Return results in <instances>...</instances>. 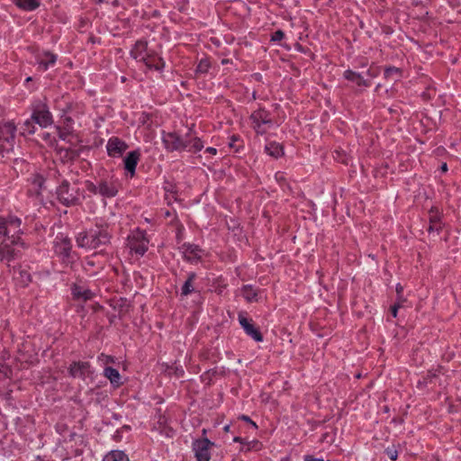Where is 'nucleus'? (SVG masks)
I'll list each match as a JSON object with an SVG mask.
<instances>
[{"mask_svg": "<svg viewBox=\"0 0 461 461\" xmlns=\"http://www.w3.org/2000/svg\"><path fill=\"white\" fill-rule=\"evenodd\" d=\"M21 220L15 217H0V260L10 262L18 256L23 242L17 236Z\"/></svg>", "mask_w": 461, "mask_h": 461, "instance_id": "nucleus-1", "label": "nucleus"}, {"mask_svg": "<svg viewBox=\"0 0 461 461\" xmlns=\"http://www.w3.org/2000/svg\"><path fill=\"white\" fill-rule=\"evenodd\" d=\"M57 198L66 206L77 204L80 199V188L77 182L63 180L57 189Z\"/></svg>", "mask_w": 461, "mask_h": 461, "instance_id": "nucleus-2", "label": "nucleus"}, {"mask_svg": "<svg viewBox=\"0 0 461 461\" xmlns=\"http://www.w3.org/2000/svg\"><path fill=\"white\" fill-rule=\"evenodd\" d=\"M131 55L133 59L143 61L148 68H154L156 70H160L164 67V62L161 58L155 54L147 53L146 41H137L131 50Z\"/></svg>", "mask_w": 461, "mask_h": 461, "instance_id": "nucleus-3", "label": "nucleus"}, {"mask_svg": "<svg viewBox=\"0 0 461 461\" xmlns=\"http://www.w3.org/2000/svg\"><path fill=\"white\" fill-rule=\"evenodd\" d=\"M16 127L12 122L0 123V154L2 157L13 152Z\"/></svg>", "mask_w": 461, "mask_h": 461, "instance_id": "nucleus-4", "label": "nucleus"}, {"mask_svg": "<svg viewBox=\"0 0 461 461\" xmlns=\"http://www.w3.org/2000/svg\"><path fill=\"white\" fill-rule=\"evenodd\" d=\"M86 187L89 192L107 198L114 197L118 193L115 182L107 178L96 180L95 183L86 181Z\"/></svg>", "mask_w": 461, "mask_h": 461, "instance_id": "nucleus-5", "label": "nucleus"}, {"mask_svg": "<svg viewBox=\"0 0 461 461\" xmlns=\"http://www.w3.org/2000/svg\"><path fill=\"white\" fill-rule=\"evenodd\" d=\"M250 119L252 121L254 129L259 134L266 132L267 129L265 128V125L272 124L271 118H269L268 113L264 110L254 112L251 114Z\"/></svg>", "mask_w": 461, "mask_h": 461, "instance_id": "nucleus-6", "label": "nucleus"}, {"mask_svg": "<svg viewBox=\"0 0 461 461\" xmlns=\"http://www.w3.org/2000/svg\"><path fill=\"white\" fill-rule=\"evenodd\" d=\"M213 443H212L207 438H203L194 441L193 448L195 453V457L197 461H209L211 458L210 455V447L212 446Z\"/></svg>", "mask_w": 461, "mask_h": 461, "instance_id": "nucleus-7", "label": "nucleus"}, {"mask_svg": "<svg viewBox=\"0 0 461 461\" xmlns=\"http://www.w3.org/2000/svg\"><path fill=\"white\" fill-rule=\"evenodd\" d=\"M162 140L165 148L169 151L181 150L187 147L186 141L181 140L174 132H163Z\"/></svg>", "mask_w": 461, "mask_h": 461, "instance_id": "nucleus-8", "label": "nucleus"}, {"mask_svg": "<svg viewBox=\"0 0 461 461\" xmlns=\"http://www.w3.org/2000/svg\"><path fill=\"white\" fill-rule=\"evenodd\" d=\"M149 240L142 232L134 234L129 240V246L135 253L143 255L148 249Z\"/></svg>", "mask_w": 461, "mask_h": 461, "instance_id": "nucleus-9", "label": "nucleus"}, {"mask_svg": "<svg viewBox=\"0 0 461 461\" xmlns=\"http://www.w3.org/2000/svg\"><path fill=\"white\" fill-rule=\"evenodd\" d=\"M239 321L247 335L250 336L258 342L263 340L262 334L259 332L258 329L255 327L251 320L247 319L243 314L240 313Z\"/></svg>", "mask_w": 461, "mask_h": 461, "instance_id": "nucleus-10", "label": "nucleus"}, {"mask_svg": "<svg viewBox=\"0 0 461 461\" xmlns=\"http://www.w3.org/2000/svg\"><path fill=\"white\" fill-rule=\"evenodd\" d=\"M69 374L74 378L85 380L91 374L90 365L87 362H74L69 367Z\"/></svg>", "mask_w": 461, "mask_h": 461, "instance_id": "nucleus-11", "label": "nucleus"}, {"mask_svg": "<svg viewBox=\"0 0 461 461\" xmlns=\"http://www.w3.org/2000/svg\"><path fill=\"white\" fill-rule=\"evenodd\" d=\"M126 149V143L118 138H112L107 143V151L110 156H121Z\"/></svg>", "mask_w": 461, "mask_h": 461, "instance_id": "nucleus-12", "label": "nucleus"}, {"mask_svg": "<svg viewBox=\"0 0 461 461\" xmlns=\"http://www.w3.org/2000/svg\"><path fill=\"white\" fill-rule=\"evenodd\" d=\"M72 294L75 299L81 300L83 302L91 300L95 296L94 292L81 284H75L73 285Z\"/></svg>", "mask_w": 461, "mask_h": 461, "instance_id": "nucleus-13", "label": "nucleus"}, {"mask_svg": "<svg viewBox=\"0 0 461 461\" xmlns=\"http://www.w3.org/2000/svg\"><path fill=\"white\" fill-rule=\"evenodd\" d=\"M184 257L188 261L199 260L202 258L203 250L194 244H184L182 247Z\"/></svg>", "mask_w": 461, "mask_h": 461, "instance_id": "nucleus-14", "label": "nucleus"}, {"mask_svg": "<svg viewBox=\"0 0 461 461\" xmlns=\"http://www.w3.org/2000/svg\"><path fill=\"white\" fill-rule=\"evenodd\" d=\"M32 121L38 123L41 127H47L52 122L51 114L47 110L35 111L32 113Z\"/></svg>", "mask_w": 461, "mask_h": 461, "instance_id": "nucleus-15", "label": "nucleus"}, {"mask_svg": "<svg viewBox=\"0 0 461 461\" xmlns=\"http://www.w3.org/2000/svg\"><path fill=\"white\" fill-rule=\"evenodd\" d=\"M442 228V224L440 222V216L438 214V210L435 207L431 208L429 211V226L428 229L429 232L439 231Z\"/></svg>", "mask_w": 461, "mask_h": 461, "instance_id": "nucleus-16", "label": "nucleus"}, {"mask_svg": "<svg viewBox=\"0 0 461 461\" xmlns=\"http://www.w3.org/2000/svg\"><path fill=\"white\" fill-rule=\"evenodd\" d=\"M109 241V236L106 232L100 231L98 234L91 235L89 248L93 249H99Z\"/></svg>", "mask_w": 461, "mask_h": 461, "instance_id": "nucleus-17", "label": "nucleus"}, {"mask_svg": "<svg viewBox=\"0 0 461 461\" xmlns=\"http://www.w3.org/2000/svg\"><path fill=\"white\" fill-rule=\"evenodd\" d=\"M265 151L271 157L275 158H278L284 156V148L281 144L277 142H270L265 147Z\"/></svg>", "mask_w": 461, "mask_h": 461, "instance_id": "nucleus-18", "label": "nucleus"}, {"mask_svg": "<svg viewBox=\"0 0 461 461\" xmlns=\"http://www.w3.org/2000/svg\"><path fill=\"white\" fill-rule=\"evenodd\" d=\"M139 158L140 153L138 151H132L130 152L124 159L125 168L131 174L135 171Z\"/></svg>", "mask_w": 461, "mask_h": 461, "instance_id": "nucleus-19", "label": "nucleus"}, {"mask_svg": "<svg viewBox=\"0 0 461 461\" xmlns=\"http://www.w3.org/2000/svg\"><path fill=\"white\" fill-rule=\"evenodd\" d=\"M111 305L113 307L114 310L118 311L120 315L126 314L131 307L127 300L123 298L113 299L112 301Z\"/></svg>", "mask_w": 461, "mask_h": 461, "instance_id": "nucleus-20", "label": "nucleus"}, {"mask_svg": "<svg viewBox=\"0 0 461 461\" xmlns=\"http://www.w3.org/2000/svg\"><path fill=\"white\" fill-rule=\"evenodd\" d=\"M104 375L106 378L110 380L111 384H113L114 386L119 387L121 385V375L118 370L113 367H106L104 369Z\"/></svg>", "mask_w": 461, "mask_h": 461, "instance_id": "nucleus-21", "label": "nucleus"}, {"mask_svg": "<svg viewBox=\"0 0 461 461\" xmlns=\"http://www.w3.org/2000/svg\"><path fill=\"white\" fill-rule=\"evenodd\" d=\"M71 249L70 240L66 238H61L60 241L56 242V251L59 254L68 256Z\"/></svg>", "mask_w": 461, "mask_h": 461, "instance_id": "nucleus-22", "label": "nucleus"}, {"mask_svg": "<svg viewBox=\"0 0 461 461\" xmlns=\"http://www.w3.org/2000/svg\"><path fill=\"white\" fill-rule=\"evenodd\" d=\"M346 79L356 82L358 86H369L366 80L362 76L351 70H347L344 73Z\"/></svg>", "mask_w": 461, "mask_h": 461, "instance_id": "nucleus-23", "label": "nucleus"}, {"mask_svg": "<svg viewBox=\"0 0 461 461\" xmlns=\"http://www.w3.org/2000/svg\"><path fill=\"white\" fill-rule=\"evenodd\" d=\"M104 461H129V458L122 451L115 450L107 454Z\"/></svg>", "mask_w": 461, "mask_h": 461, "instance_id": "nucleus-24", "label": "nucleus"}, {"mask_svg": "<svg viewBox=\"0 0 461 461\" xmlns=\"http://www.w3.org/2000/svg\"><path fill=\"white\" fill-rule=\"evenodd\" d=\"M241 293L248 302L258 301V293L250 285L243 286Z\"/></svg>", "mask_w": 461, "mask_h": 461, "instance_id": "nucleus-25", "label": "nucleus"}, {"mask_svg": "<svg viewBox=\"0 0 461 461\" xmlns=\"http://www.w3.org/2000/svg\"><path fill=\"white\" fill-rule=\"evenodd\" d=\"M16 5L25 10H33L39 6L36 0H16Z\"/></svg>", "mask_w": 461, "mask_h": 461, "instance_id": "nucleus-26", "label": "nucleus"}, {"mask_svg": "<svg viewBox=\"0 0 461 461\" xmlns=\"http://www.w3.org/2000/svg\"><path fill=\"white\" fill-rule=\"evenodd\" d=\"M194 278H195L194 273L189 274L187 280L185 282V284L182 287V294L183 295H187L194 290L193 282H194Z\"/></svg>", "mask_w": 461, "mask_h": 461, "instance_id": "nucleus-27", "label": "nucleus"}, {"mask_svg": "<svg viewBox=\"0 0 461 461\" xmlns=\"http://www.w3.org/2000/svg\"><path fill=\"white\" fill-rule=\"evenodd\" d=\"M44 57L46 59H42L39 61L41 67H43L44 69H47L50 65H53L56 62V56L50 52H45Z\"/></svg>", "mask_w": 461, "mask_h": 461, "instance_id": "nucleus-28", "label": "nucleus"}, {"mask_svg": "<svg viewBox=\"0 0 461 461\" xmlns=\"http://www.w3.org/2000/svg\"><path fill=\"white\" fill-rule=\"evenodd\" d=\"M17 279L23 286L28 285L32 282V276L30 273L22 269L19 271V276Z\"/></svg>", "mask_w": 461, "mask_h": 461, "instance_id": "nucleus-29", "label": "nucleus"}, {"mask_svg": "<svg viewBox=\"0 0 461 461\" xmlns=\"http://www.w3.org/2000/svg\"><path fill=\"white\" fill-rule=\"evenodd\" d=\"M185 141H186L187 146L191 145V149H193L194 151L201 150L203 147L201 140L197 137H194L193 139L190 140L186 139Z\"/></svg>", "mask_w": 461, "mask_h": 461, "instance_id": "nucleus-30", "label": "nucleus"}, {"mask_svg": "<svg viewBox=\"0 0 461 461\" xmlns=\"http://www.w3.org/2000/svg\"><path fill=\"white\" fill-rule=\"evenodd\" d=\"M34 121L32 118L31 120H26L22 127L23 131L22 134L24 135L26 133L32 134L35 132V127L33 125Z\"/></svg>", "mask_w": 461, "mask_h": 461, "instance_id": "nucleus-31", "label": "nucleus"}, {"mask_svg": "<svg viewBox=\"0 0 461 461\" xmlns=\"http://www.w3.org/2000/svg\"><path fill=\"white\" fill-rule=\"evenodd\" d=\"M91 236H87L86 233H80L77 238V243L79 247L89 248Z\"/></svg>", "mask_w": 461, "mask_h": 461, "instance_id": "nucleus-32", "label": "nucleus"}, {"mask_svg": "<svg viewBox=\"0 0 461 461\" xmlns=\"http://www.w3.org/2000/svg\"><path fill=\"white\" fill-rule=\"evenodd\" d=\"M402 72L398 68L391 67L387 68L384 71L385 77H394V79H397L401 77Z\"/></svg>", "mask_w": 461, "mask_h": 461, "instance_id": "nucleus-33", "label": "nucleus"}, {"mask_svg": "<svg viewBox=\"0 0 461 461\" xmlns=\"http://www.w3.org/2000/svg\"><path fill=\"white\" fill-rule=\"evenodd\" d=\"M210 68V62L207 59H202L196 68V73H206Z\"/></svg>", "mask_w": 461, "mask_h": 461, "instance_id": "nucleus-34", "label": "nucleus"}, {"mask_svg": "<svg viewBox=\"0 0 461 461\" xmlns=\"http://www.w3.org/2000/svg\"><path fill=\"white\" fill-rule=\"evenodd\" d=\"M32 184L37 187L36 194H40V189L42 187L44 184V178L43 176L37 175L33 177Z\"/></svg>", "mask_w": 461, "mask_h": 461, "instance_id": "nucleus-35", "label": "nucleus"}, {"mask_svg": "<svg viewBox=\"0 0 461 461\" xmlns=\"http://www.w3.org/2000/svg\"><path fill=\"white\" fill-rule=\"evenodd\" d=\"M386 455L390 457L391 460H396L398 456V451L394 446L388 447L385 449Z\"/></svg>", "mask_w": 461, "mask_h": 461, "instance_id": "nucleus-36", "label": "nucleus"}, {"mask_svg": "<svg viewBox=\"0 0 461 461\" xmlns=\"http://www.w3.org/2000/svg\"><path fill=\"white\" fill-rule=\"evenodd\" d=\"M321 441L331 444L334 441L333 436L327 432L322 435Z\"/></svg>", "mask_w": 461, "mask_h": 461, "instance_id": "nucleus-37", "label": "nucleus"}, {"mask_svg": "<svg viewBox=\"0 0 461 461\" xmlns=\"http://www.w3.org/2000/svg\"><path fill=\"white\" fill-rule=\"evenodd\" d=\"M284 38V32L280 30L276 31L273 36H272V41H280Z\"/></svg>", "mask_w": 461, "mask_h": 461, "instance_id": "nucleus-38", "label": "nucleus"}, {"mask_svg": "<svg viewBox=\"0 0 461 461\" xmlns=\"http://www.w3.org/2000/svg\"><path fill=\"white\" fill-rule=\"evenodd\" d=\"M72 122V119L70 117H66L64 119V124H65V130L68 131V132L71 131L70 123Z\"/></svg>", "mask_w": 461, "mask_h": 461, "instance_id": "nucleus-39", "label": "nucleus"}, {"mask_svg": "<svg viewBox=\"0 0 461 461\" xmlns=\"http://www.w3.org/2000/svg\"><path fill=\"white\" fill-rule=\"evenodd\" d=\"M367 75L370 77H377L378 75V70L376 68H369L367 70Z\"/></svg>", "mask_w": 461, "mask_h": 461, "instance_id": "nucleus-40", "label": "nucleus"}, {"mask_svg": "<svg viewBox=\"0 0 461 461\" xmlns=\"http://www.w3.org/2000/svg\"><path fill=\"white\" fill-rule=\"evenodd\" d=\"M400 307H401V303H395V304L392 307L391 311H392V314H393V317H396V315H397V311H398V309H399Z\"/></svg>", "mask_w": 461, "mask_h": 461, "instance_id": "nucleus-41", "label": "nucleus"}, {"mask_svg": "<svg viewBox=\"0 0 461 461\" xmlns=\"http://www.w3.org/2000/svg\"><path fill=\"white\" fill-rule=\"evenodd\" d=\"M100 358L104 360V364L112 363L113 362V359L112 357L104 356V354L101 355Z\"/></svg>", "mask_w": 461, "mask_h": 461, "instance_id": "nucleus-42", "label": "nucleus"}, {"mask_svg": "<svg viewBox=\"0 0 461 461\" xmlns=\"http://www.w3.org/2000/svg\"><path fill=\"white\" fill-rule=\"evenodd\" d=\"M77 156L76 151L73 150H66V157L69 159H73Z\"/></svg>", "mask_w": 461, "mask_h": 461, "instance_id": "nucleus-43", "label": "nucleus"}, {"mask_svg": "<svg viewBox=\"0 0 461 461\" xmlns=\"http://www.w3.org/2000/svg\"><path fill=\"white\" fill-rule=\"evenodd\" d=\"M241 419L247 422H249L254 428H257V425L254 421H252L249 417L246 416V415H242L241 416Z\"/></svg>", "mask_w": 461, "mask_h": 461, "instance_id": "nucleus-44", "label": "nucleus"}, {"mask_svg": "<svg viewBox=\"0 0 461 461\" xmlns=\"http://www.w3.org/2000/svg\"><path fill=\"white\" fill-rule=\"evenodd\" d=\"M70 132H68L65 129L63 131H59V137L63 140L66 139V136L69 134Z\"/></svg>", "mask_w": 461, "mask_h": 461, "instance_id": "nucleus-45", "label": "nucleus"}, {"mask_svg": "<svg viewBox=\"0 0 461 461\" xmlns=\"http://www.w3.org/2000/svg\"><path fill=\"white\" fill-rule=\"evenodd\" d=\"M205 152L215 155L217 153V150L215 148H208V149H206Z\"/></svg>", "mask_w": 461, "mask_h": 461, "instance_id": "nucleus-46", "label": "nucleus"}, {"mask_svg": "<svg viewBox=\"0 0 461 461\" xmlns=\"http://www.w3.org/2000/svg\"><path fill=\"white\" fill-rule=\"evenodd\" d=\"M305 460H306V461H324L323 459H321V458H313V457L309 456L305 457Z\"/></svg>", "mask_w": 461, "mask_h": 461, "instance_id": "nucleus-47", "label": "nucleus"}, {"mask_svg": "<svg viewBox=\"0 0 461 461\" xmlns=\"http://www.w3.org/2000/svg\"><path fill=\"white\" fill-rule=\"evenodd\" d=\"M403 288L401 285H397L396 286V293L398 294V295H400V294L402 292Z\"/></svg>", "mask_w": 461, "mask_h": 461, "instance_id": "nucleus-48", "label": "nucleus"}, {"mask_svg": "<svg viewBox=\"0 0 461 461\" xmlns=\"http://www.w3.org/2000/svg\"><path fill=\"white\" fill-rule=\"evenodd\" d=\"M441 170H442L443 172H447V164H446V163H444V164L441 166Z\"/></svg>", "mask_w": 461, "mask_h": 461, "instance_id": "nucleus-49", "label": "nucleus"}, {"mask_svg": "<svg viewBox=\"0 0 461 461\" xmlns=\"http://www.w3.org/2000/svg\"><path fill=\"white\" fill-rule=\"evenodd\" d=\"M234 441H235V442H242V438H240V437H235V438H234Z\"/></svg>", "mask_w": 461, "mask_h": 461, "instance_id": "nucleus-50", "label": "nucleus"}, {"mask_svg": "<svg viewBox=\"0 0 461 461\" xmlns=\"http://www.w3.org/2000/svg\"><path fill=\"white\" fill-rule=\"evenodd\" d=\"M86 265L87 266H94V261L89 259V260L86 261Z\"/></svg>", "mask_w": 461, "mask_h": 461, "instance_id": "nucleus-51", "label": "nucleus"}, {"mask_svg": "<svg viewBox=\"0 0 461 461\" xmlns=\"http://www.w3.org/2000/svg\"><path fill=\"white\" fill-rule=\"evenodd\" d=\"M224 431L225 432H229L230 431V425H226L224 428H223Z\"/></svg>", "mask_w": 461, "mask_h": 461, "instance_id": "nucleus-52", "label": "nucleus"}, {"mask_svg": "<svg viewBox=\"0 0 461 461\" xmlns=\"http://www.w3.org/2000/svg\"><path fill=\"white\" fill-rule=\"evenodd\" d=\"M221 63L222 64H228L229 63V59H222Z\"/></svg>", "mask_w": 461, "mask_h": 461, "instance_id": "nucleus-53", "label": "nucleus"}, {"mask_svg": "<svg viewBox=\"0 0 461 461\" xmlns=\"http://www.w3.org/2000/svg\"><path fill=\"white\" fill-rule=\"evenodd\" d=\"M169 216H170V212H168V211H167V212H166V217H169Z\"/></svg>", "mask_w": 461, "mask_h": 461, "instance_id": "nucleus-54", "label": "nucleus"}, {"mask_svg": "<svg viewBox=\"0 0 461 461\" xmlns=\"http://www.w3.org/2000/svg\"><path fill=\"white\" fill-rule=\"evenodd\" d=\"M399 301L402 303V302H404V299H402L401 296H399Z\"/></svg>", "mask_w": 461, "mask_h": 461, "instance_id": "nucleus-55", "label": "nucleus"}, {"mask_svg": "<svg viewBox=\"0 0 461 461\" xmlns=\"http://www.w3.org/2000/svg\"><path fill=\"white\" fill-rule=\"evenodd\" d=\"M117 4H118V2L116 0L113 1V5H117Z\"/></svg>", "mask_w": 461, "mask_h": 461, "instance_id": "nucleus-56", "label": "nucleus"}, {"mask_svg": "<svg viewBox=\"0 0 461 461\" xmlns=\"http://www.w3.org/2000/svg\"><path fill=\"white\" fill-rule=\"evenodd\" d=\"M31 80H32V77H28V78L26 79V81H28V82H31Z\"/></svg>", "mask_w": 461, "mask_h": 461, "instance_id": "nucleus-57", "label": "nucleus"}, {"mask_svg": "<svg viewBox=\"0 0 461 461\" xmlns=\"http://www.w3.org/2000/svg\"><path fill=\"white\" fill-rule=\"evenodd\" d=\"M104 0H97L98 3H103Z\"/></svg>", "mask_w": 461, "mask_h": 461, "instance_id": "nucleus-58", "label": "nucleus"}]
</instances>
